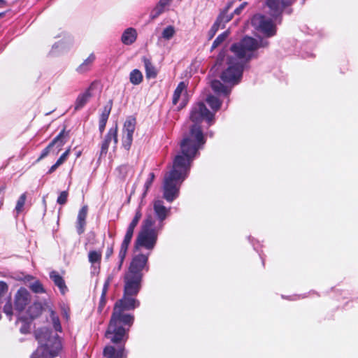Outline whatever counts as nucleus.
Masks as SVG:
<instances>
[{
  "label": "nucleus",
  "mask_w": 358,
  "mask_h": 358,
  "mask_svg": "<svg viewBox=\"0 0 358 358\" xmlns=\"http://www.w3.org/2000/svg\"><path fill=\"white\" fill-rule=\"evenodd\" d=\"M189 118L194 124L180 142V152L174 157L172 169L164 178L163 198L169 203L178 198L180 187L189 176L193 161L206 144V140L200 123L203 120H206L209 126L214 123V114L203 102L193 106Z\"/></svg>",
  "instance_id": "f257e3e1"
},
{
  "label": "nucleus",
  "mask_w": 358,
  "mask_h": 358,
  "mask_svg": "<svg viewBox=\"0 0 358 358\" xmlns=\"http://www.w3.org/2000/svg\"><path fill=\"white\" fill-rule=\"evenodd\" d=\"M268 41L259 38H254L245 36L238 43H234L230 50L234 56L227 58V67L222 71L220 78L226 84L224 85L218 80L210 82L213 91L217 95L229 97L231 89L241 81L244 69L247 63L252 58H257V50L260 48H266Z\"/></svg>",
  "instance_id": "f03ea898"
},
{
  "label": "nucleus",
  "mask_w": 358,
  "mask_h": 358,
  "mask_svg": "<svg viewBox=\"0 0 358 358\" xmlns=\"http://www.w3.org/2000/svg\"><path fill=\"white\" fill-rule=\"evenodd\" d=\"M50 319L55 330L53 332L47 327L38 329L35 331V337L39 346L31 355V358H55L62 350V343L57 332H62V328L58 316L51 310Z\"/></svg>",
  "instance_id": "7ed1b4c3"
},
{
  "label": "nucleus",
  "mask_w": 358,
  "mask_h": 358,
  "mask_svg": "<svg viewBox=\"0 0 358 358\" xmlns=\"http://www.w3.org/2000/svg\"><path fill=\"white\" fill-rule=\"evenodd\" d=\"M126 311L114 307L110 317L108 329L106 332V337L112 343H118L127 341V332L132 326L134 321V316L132 314L125 313Z\"/></svg>",
  "instance_id": "20e7f679"
},
{
  "label": "nucleus",
  "mask_w": 358,
  "mask_h": 358,
  "mask_svg": "<svg viewBox=\"0 0 358 358\" xmlns=\"http://www.w3.org/2000/svg\"><path fill=\"white\" fill-rule=\"evenodd\" d=\"M162 230L155 226V219L151 215H148L142 222L135 241V248H143L152 251L157 244L159 234Z\"/></svg>",
  "instance_id": "39448f33"
},
{
  "label": "nucleus",
  "mask_w": 358,
  "mask_h": 358,
  "mask_svg": "<svg viewBox=\"0 0 358 358\" xmlns=\"http://www.w3.org/2000/svg\"><path fill=\"white\" fill-rule=\"evenodd\" d=\"M142 280V275L127 272L124 278V293L127 295H138L141 288Z\"/></svg>",
  "instance_id": "423d86ee"
},
{
  "label": "nucleus",
  "mask_w": 358,
  "mask_h": 358,
  "mask_svg": "<svg viewBox=\"0 0 358 358\" xmlns=\"http://www.w3.org/2000/svg\"><path fill=\"white\" fill-rule=\"evenodd\" d=\"M252 22L257 29L266 37L273 36L276 33L275 26L272 21L263 15L255 16Z\"/></svg>",
  "instance_id": "0eeeda50"
},
{
  "label": "nucleus",
  "mask_w": 358,
  "mask_h": 358,
  "mask_svg": "<svg viewBox=\"0 0 358 358\" xmlns=\"http://www.w3.org/2000/svg\"><path fill=\"white\" fill-rule=\"evenodd\" d=\"M149 255L150 253H148L146 255L138 254L137 255H135L132 259L127 273L136 275H141L143 277V270L145 269L147 271L149 270V267L147 264Z\"/></svg>",
  "instance_id": "6e6552de"
},
{
  "label": "nucleus",
  "mask_w": 358,
  "mask_h": 358,
  "mask_svg": "<svg viewBox=\"0 0 358 358\" xmlns=\"http://www.w3.org/2000/svg\"><path fill=\"white\" fill-rule=\"evenodd\" d=\"M153 210L156 217L155 226L163 229L164 221L171 214V208L166 207L163 201L158 199L154 201Z\"/></svg>",
  "instance_id": "1a4fd4ad"
},
{
  "label": "nucleus",
  "mask_w": 358,
  "mask_h": 358,
  "mask_svg": "<svg viewBox=\"0 0 358 358\" xmlns=\"http://www.w3.org/2000/svg\"><path fill=\"white\" fill-rule=\"evenodd\" d=\"M136 127V119L129 117L127 119L123 127L122 145L129 150L133 141V134Z\"/></svg>",
  "instance_id": "9d476101"
},
{
  "label": "nucleus",
  "mask_w": 358,
  "mask_h": 358,
  "mask_svg": "<svg viewBox=\"0 0 358 358\" xmlns=\"http://www.w3.org/2000/svg\"><path fill=\"white\" fill-rule=\"evenodd\" d=\"M137 295H127L123 293L122 297L117 300L114 307L124 311L133 310L140 306V301L136 299Z\"/></svg>",
  "instance_id": "9b49d317"
},
{
  "label": "nucleus",
  "mask_w": 358,
  "mask_h": 358,
  "mask_svg": "<svg viewBox=\"0 0 358 358\" xmlns=\"http://www.w3.org/2000/svg\"><path fill=\"white\" fill-rule=\"evenodd\" d=\"M113 142L114 147H116L117 143V127L115 126L111 127L107 134L105 136L104 139L101 145V150L99 154V159L106 156L108 152L109 145Z\"/></svg>",
  "instance_id": "f8f14e48"
},
{
  "label": "nucleus",
  "mask_w": 358,
  "mask_h": 358,
  "mask_svg": "<svg viewBox=\"0 0 358 358\" xmlns=\"http://www.w3.org/2000/svg\"><path fill=\"white\" fill-rule=\"evenodd\" d=\"M266 3L269 8V14L275 19L282 14L285 7L292 4L289 0H266Z\"/></svg>",
  "instance_id": "ddd939ff"
},
{
  "label": "nucleus",
  "mask_w": 358,
  "mask_h": 358,
  "mask_svg": "<svg viewBox=\"0 0 358 358\" xmlns=\"http://www.w3.org/2000/svg\"><path fill=\"white\" fill-rule=\"evenodd\" d=\"M30 301V295L27 289L20 287L15 296V309L22 312Z\"/></svg>",
  "instance_id": "4468645a"
},
{
  "label": "nucleus",
  "mask_w": 358,
  "mask_h": 358,
  "mask_svg": "<svg viewBox=\"0 0 358 358\" xmlns=\"http://www.w3.org/2000/svg\"><path fill=\"white\" fill-rule=\"evenodd\" d=\"M104 358H126L127 353L124 350V346H119L117 349L115 347L108 345L103 350Z\"/></svg>",
  "instance_id": "2eb2a0df"
},
{
  "label": "nucleus",
  "mask_w": 358,
  "mask_h": 358,
  "mask_svg": "<svg viewBox=\"0 0 358 358\" xmlns=\"http://www.w3.org/2000/svg\"><path fill=\"white\" fill-rule=\"evenodd\" d=\"M87 206H83L78 212L76 222V229L78 234H82L85 231L86 225V217L87 215Z\"/></svg>",
  "instance_id": "dca6fc26"
},
{
  "label": "nucleus",
  "mask_w": 358,
  "mask_h": 358,
  "mask_svg": "<svg viewBox=\"0 0 358 358\" xmlns=\"http://www.w3.org/2000/svg\"><path fill=\"white\" fill-rule=\"evenodd\" d=\"M137 38V31L134 28L129 27L126 29L121 36V41L126 45L133 44Z\"/></svg>",
  "instance_id": "f3484780"
},
{
  "label": "nucleus",
  "mask_w": 358,
  "mask_h": 358,
  "mask_svg": "<svg viewBox=\"0 0 358 358\" xmlns=\"http://www.w3.org/2000/svg\"><path fill=\"white\" fill-rule=\"evenodd\" d=\"M92 97L91 88L87 89L83 93L80 94L75 102L74 110H79L83 108Z\"/></svg>",
  "instance_id": "a211bd4d"
},
{
  "label": "nucleus",
  "mask_w": 358,
  "mask_h": 358,
  "mask_svg": "<svg viewBox=\"0 0 358 358\" xmlns=\"http://www.w3.org/2000/svg\"><path fill=\"white\" fill-rule=\"evenodd\" d=\"M172 0H159L158 3L152 10L150 17L154 20L165 12Z\"/></svg>",
  "instance_id": "6ab92c4d"
},
{
  "label": "nucleus",
  "mask_w": 358,
  "mask_h": 358,
  "mask_svg": "<svg viewBox=\"0 0 358 358\" xmlns=\"http://www.w3.org/2000/svg\"><path fill=\"white\" fill-rule=\"evenodd\" d=\"M50 278L54 282L55 285L58 287L60 292L64 294L68 289L63 278L55 271H52L50 273Z\"/></svg>",
  "instance_id": "aec40b11"
},
{
  "label": "nucleus",
  "mask_w": 358,
  "mask_h": 358,
  "mask_svg": "<svg viewBox=\"0 0 358 358\" xmlns=\"http://www.w3.org/2000/svg\"><path fill=\"white\" fill-rule=\"evenodd\" d=\"M96 57L94 54L92 53L89 55V57L84 60V62L76 69V71L79 73H84L88 71L92 64L94 63Z\"/></svg>",
  "instance_id": "412c9836"
},
{
  "label": "nucleus",
  "mask_w": 358,
  "mask_h": 358,
  "mask_svg": "<svg viewBox=\"0 0 358 358\" xmlns=\"http://www.w3.org/2000/svg\"><path fill=\"white\" fill-rule=\"evenodd\" d=\"M143 62L144 63L145 69V76L148 79L155 78H156L157 73L155 67L152 65L151 61L146 58H143Z\"/></svg>",
  "instance_id": "4be33fe9"
},
{
  "label": "nucleus",
  "mask_w": 358,
  "mask_h": 358,
  "mask_svg": "<svg viewBox=\"0 0 358 358\" xmlns=\"http://www.w3.org/2000/svg\"><path fill=\"white\" fill-rule=\"evenodd\" d=\"M64 133L65 131L63 129L50 143L52 148L55 147L57 148L56 153H57L61 150V148L66 143Z\"/></svg>",
  "instance_id": "5701e85b"
},
{
  "label": "nucleus",
  "mask_w": 358,
  "mask_h": 358,
  "mask_svg": "<svg viewBox=\"0 0 358 358\" xmlns=\"http://www.w3.org/2000/svg\"><path fill=\"white\" fill-rule=\"evenodd\" d=\"M206 102L214 112L219 110L222 105L220 100L212 94L207 96Z\"/></svg>",
  "instance_id": "b1692460"
},
{
  "label": "nucleus",
  "mask_w": 358,
  "mask_h": 358,
  "mask_svg": "<svg viewBox=\"0 0 358 358\" xmlns=\"http://www.w3.org/2000/svg\"><path fill=\"white\" fill-rule=\"evenodd\" d=\"M69 48L70 43L64 41H59L52 45L51 52L52 54H57L66 51Z\"/></svg>",
  "instance_id": "393cba45"
},
{
  "label": "nucleus",
  "mask_w": 358,
  "mask_h": 358,
  "mask_svg": "<svg viewBox=\"0 0 358 358\" xmlns=\"http://www.w3.org/2000/svg\"><path fill=\"white\" fill-rule=\"evenodd\" d=\"M187 85L185 82H180L176 88L173 95V104L176 105L179 101V99L182 94V93L185 90Z\"/></svg>",
  "instance_id": "a878e982"
},
{
  "label": "nucleus",
  "mask_w": 358,
  "mask_h": 358,
  "mask_svg": "<svg viewBox=\"0 0 358 358\" xmlns=\"http://www.w3.org/2000/svg\"><path fill=\"white\" fill-rule=\"evenodd\" d=\"M143 76L138 69H134L130 72L129 80L134 85L141 84L143 81Z\"/></svg>",
  "instance_id": "bb28decb"
},
{
  "label": "nucleus",
  "mask_w": 358,
  "mask_h": 358,
  "mask_svg": "<svg viewBox=\"0 0 358 358\" xmlns=\"http://www.w3.org/2000/svg\"><path fill=\"white\" fill-rule=\"evenodd\" d=\"M223 20H224V16H222V15L218 16V17L217 18V20H215V22H214V24H213V26L211 27L210 29L209 30V31L208 33V36L209 40L212 39L215 36V34L220 29Z\"/></svg>",
  "instance_id": "cd10ccee"
},
{
  "label": "nucleus",
  "mask_w": 358,
  "mask_h": 358,
  "mask_svg": "<svg viewBox=\"0 0 358 358\" xmlns=\"http://www.w3.org/2000/svg\"><path fill=\"white\" fill-rule=\"evenodd\" d=\"M27 199V194L23 193L21 194V196L19 197L18 200L17 201V203L15 208V216L17 217L18 215L22 213V211L24 209V206L25 204V201Z\"/></svg>",
  "instance_id": "c85d7f7f"
},
{
  "label": "nucleus",
  "mask_w": 358,
  "mask_h": 358,
  "mask_svg": "<svg viewBox=\"0 0 358 358\" xmlns=\"http://www.w3.org/2000/svg\"><path fill=\"white\" fill-rule=\"evenodd\" d=\"M176 34V29L172 25H169L164 28L162 32V38L166 41H169Z\"/></svg>",
  "instance_id": "c756f323"
},
{
  "label": "nucleus",
  "mask_w": 358,
  "mask_h": 358,
  "mask_svg": "<svg viewBox=\"0 0 358 358\" xmlns=\"http://www.w3.org/2000/svg\"><path fill=\"white\" fill-rule=\"evenodd\" d=\"M229 34V31L228 30L220 34L213 41L211 46V51L217 48L222 43H223L228 37Z\"/></svg>",
  "instance_id": "7c9ffc66"
},
{
  "label": "nucleus",
  "mask_w": 358,
  "mask_h": 358,
  "mask_svg": "<svg viewBox=\"0 0 358 358\" xmlns=\"http://www.w3.org/2000/svg\"><path fill=\"white\" fill-rule=\"evenodd\" d=\"M155 178V173L152 172L150 173L148 178H147V180L145 182V185H144V190L142 194V199L146 196L150 187H151V185L153 182Z\"/></svg>",
  "instance_id": "2f4dec72"
},
{
  "label": "nucleus",
  "mask_w": 358,
  "mask_h": 358,
  "mask_svg": "<svg viewBox=\"0 0 358 358\" xmlns=\"http://www.w3.org/2000/svg\"><path fill=\"white\" fill-rule=\"evenodd\" d=\"M30 289L36 294H41L45 292V289L43 285L38 281L36 280L31 282L29 285Z\"/></svg>",
  "instance_id": "473e14b6"
},
{
  "label": "nucleus",
  "mask_w": 358,
  "mask_h": 358,
  "mask_svg": "<svg viewBox=\"0 0 358 358\" xmlns=\"http://www.w3.org/2000/svg\"><path fill=\"white\" fill-rule=\"evenodd\" d=\"M113 106V101L110 99L103 107L100 118L108 120Z\"/></svg>",
  "instance_id": "72a5a7b5"
},
{
  "label": "nucleus",
  "mask_w": 358,
  "mask_h": 358,
  "mask_svg": "<svg viewBox=\"0 0 358 358\" xmlns=\"http://www.w3.org/2000/svg\"><path fill=\"white\" fill-rule=\"evenodd\" d=\"M90 262L92 264L99 263L101 259V255L100 252L96 251H90L88 255Z\"/></svg>",
  "instance_id": "f704fd0d"
},
{
  "label": "nucleus",
  "mask_w": 358,
  "mask_h": 358,
  "mask_svg": "<svg viewBox=\"0 0 358 358\" xmlns=\"http://www.w3.org/2000/svg\"><path fill=\"white\" fill-rule=\"evenodd\" d=\"M41 309L38 305H32L29 307L28 313L31 319L37 317L41 313Z\"/></svg>",
  "instance_id": "c9c22d12"
},
{
  "label": "nucleus",
  "mask_w": 358,
  "mask_h": 358,
  "mask_svg": "<svg viewBox=\"0 0 358 358\" xmlns=\"http://www.w3.org/2000/svg\"><path fill=\"white\" fill-rule=\"evenodd\" d=\"M134 229L128 227L122 243L129 245L134 235Z\"/></svg>",
  "instance_id": "e433bc0d"
},
{
  "label": "nucleus",
  "mask_w": 358,
  "mask_h": 358,
  "mask_svg": "<svg viewBox=\"0 0 358 358\" xmlns=\"http://www.w3.org/2000/svg\"><path fill=\"white\" fill-rule=\"evenodd\" d=\"M129 245L125 244L124 243H122V244H121V248H120V252H119V259L120 261V264L123 262V261L125 258Z\"/></svg>",
  "instance_id": "4c0bfd02"
},
{
  "label": "nucleus",
  "mask_w": 358,
  "mask_h": 358,
  "mask_svg": "<svg viewBox=\"0 0 358 358\" xmlns=\"http://www.w3.org/2000/svg\"><path fill=\"white\" fill-rule=\"evenodd\" d=\"M3 312L4 313L9 317V320H11V317L13 315V306L10 301H8L3 306Z\"/></svg>",
  "instance_id": "58836bf2"
},
{
  "label": "nucleus",
  "mask_w": 358,
  "mask_h": 358,
  "mask_svg": "<svg viewBox=\"0 0 358 358\" xmlns=\"http://www.w3.org/2000/svg\"><path fill=\"white\" fill-rule=\"evenodd\" d=\"M67 198H68L67 191H63L59 194V195L57 199V203H59L60 205H64L66 203Z\"/></svg>",
  "instance_id": "ea45409f"
},
{
  "label": "nucleus",
  "mask_w": 358,
  "mask_h": 358,
  "mask_svg": "<svg viewBox=\"0 0 358 358\" xmlns=\"http://www.w3.org/2000/svg\"><path fill=\"white\" fill-rule=\"evenodd\" d=\"M111 280H112V277L111 276H108V278L106 280V281H105V282L103 284V289H102V292H101V296H106V293L108 292V287L110 285Z\"/></svg>",
  "instance_id": "a19ab883"
},
{
  "label": "nucleus",
  "mask_w": 358,
  "mask_h": 358,
  "mask_svg": "<svg viewBox=\"0 0 358 358\" xmlns=\"http://www.w3.org/2000/svg\"><path fill=\"white\" fill-rule=\"evenodd\" d=\"M8 289L7 284L3 281H0V299L7 293Z\"/></svg>",
  "instance_id": "79ce46f5"
},
{
  "label": "nucleus",
  "mask_w": 358,
  "mask_h": 358,
  "mask_svg": "<svg viewBox=\"0 0 358 358\" xmlns=\"http://www.w3.org/2000/svg\"><path fill=\"white\" fill-rule=\"evenodd\" d=\"M52 146L51 145V144L50 143L45 149L43 150V151L41 152V156L40 157L38 158V160L39 159H41L44 157H45L46 156H48V155L50 153L51 149H52Z\"/></svg>",
  "instance_id": "37998d69"
},
{
  "label": "nucleus",
  "mask_w": 358,
  "mask_h": 358,
  "mask_svg": "<svg viewBox=\"0 0 358 358\" xmlns=\"http://www.w3.org/2000/svg\"><path fill=\"white\" fill-rule=\"evenodd\" d=\"M70 150L68 149L66 150L61 156L57 160V164H59L60 165L62 164L64 161L66 159L69 154Z\"/></svg>",
  "instance_id": "c03bdc74"
},
{
  "label": "nucleus",
  "mask_w": 358,
  "mask_h": 358,
  "mask_svg": "<svg viewBox=\"0 0 358 358\" xmlns=\"http://www.w3.org/2000/svg\"><path fill=\"white\" fill-rule=\"evenodd\" d=\"M107 120H108L99 118V129L101 134H102L105 129V127H106V125L107 123Z\"/></svg>",
  "instance_id": "a18cd8bd"
},
{
  "label": "nucleus",
  "mask_w": 358,
  "mask_h": 358,
  "mask_svg": "<svg viewBox=\"0 0 358 358\" xmlns=\"http://www.w3.org/2000/svg\"><path fill=\"white\" fill-rule=\"evenodd\" d=\"M106 296H101L100 301H99V307H98V310L99 312L102 311V310L103 309V308H104V306L106 305Z\"/></svg>",
  "instance_id": "49530a36"
},
{
  "label": "nucleus",
  "mask_w": 358,
  "mask_h": 358,
  "mask_svg": "<svg viewBox=\"0 0 358 358\" xmlns=\"http://www.w3.org/2000/svg\"><path fill=\"white\" fill-rule=\"evenodd\" d=\"M61 310L63 317H65L66 320H68L69 317V308L65 306V304H63L61 306Z\"/></svg>",
  "instance_id": "de8ad7c7"
},
{
  "label": "nucleus",
  "mask_w": 358,
  "mask_h": 358,
  "mask_svg": "<svg viewBox=\"0 0 358 358\" xmlns=\"http://www.w3.org/2000/svg\"><path fill=\"white\" fill-rule=\"evenodd\" d=\"M20 330L22 334H27L29 331V324L24 322L23 325L20 327Z\"/></svg>",
  "instance_id": "09e8293b"
},
{
  "label": "nucleus",
  "mask_w": 358,
  "mask_h": 358,
  "mask_svg": "<svg viewBox=\"0 0 358 358\" xmlns=\"http://www.w3.org/2000/svg\"><path fill=\"white\" fill-rule=\"evenodd\" d=\"M247 5V2H243L242 3L238 8H236L235 10H234V14H236V15H239L242 10L244 9V8L245 7V6Z\"/></svg>",
  "instance_id": "8fccbe9b"
},
{
  "label": "nucleus",
  "mask_w": 358,
  "mask_h": 358,
  "mask_svg": "<svg viewBox=\"0 0 358 358\" xmlns=\"http://www.w3.org/2000/svg\"><path fill=\"white\" fill-rule=\"evenodd\" d=\"M113 252V243L108 245L106 251V258H109Z\"/></svg>",
  "instance_id": "3c124183"
},
{
  "label": "nucleus",
  "mask_w": 358,
  "mask_h": 358,
  "mask_svg": "<svg viewBox=\"0 0 358 358\" xmlns=\"http://www.w3.org/2000/svg\"><path fill=\"white\" fill-rule=\"evenodd\" d=\"M220 15L224 16V20H223V21H222V24H221V26L222 27V28H224V24H225V23L228 22L229 21H230V20H231V16H229V15H224V14H221Z\"/></svg>",
  "instance_id": "603ef678"
},
{
  "label": "nucleus",
  "mask_w": 358,
  "mask_h": 358,
  "mask_svg": "<svg viewBox=\"0 0 358 358\" xmlns=\"http://www.w3.org/2000/svg\"><path fill=\"white\" fill-rule=\"evenodd\" d=\"M60 166L59 164H57V162H56V163L55 164H53L50 168V169L48 170V173H53L59 166Z\"/></svg>",
  "instance_id": "864d4df0"
},
{
  "label": "nucleus",
  "mask_w": 358,
  "mask_h": 358,
  "mask_svg": "<svg viewBox=\"0 0 358 358\" xmlns=\"http://www.w3.org/2000/svg\"><path fill=\"white\" fill-rule=\"evenodd\" d=\"M141 216H142V214H141V208L138 207V209L136 211L134 217H136L141 219Z\"/></svg>",
  "instance_id": "5fc2aeb1"
},
{
  "label": "nucleus",
  "mask_w": 358,
  "mask_h": 358,
  "mask_svg": "<svg viewBox=\"0 0 358 358\" xmlns=\"http://www.w3.org/2000/svg\"><path fill=\"white\" fill-rule=\"evenodd\" d=\"M137 224H138V222L132 220L128 227L135 229V227L137 226Z\"/></svg>",
  "instance_id": "6e6d98bb"
},
{
  "label": "nucleus",
  "mask_w": 358,
  "mask_h": 358,
  "mask_svg": "<svg viewBox=\"0 0 358 358\" xmlns=\"http://www.w3.org/2000/svg\"><path fill=\"white\" fill-rule=\"evenodd\" d=\"M119 169H120V171H126V169H127V166L122 165V166H120Z\"/></svg>",
  "instance_id": "4d7b16f0"
},
{
  "label": "nucleus",
  "mask_w": 358,
  "mask_h": 358,
  "mask_svg": "<svg viewBox=\"0 0 358 358\" xmlns=\"http://www.w3.org/2000/svg\"><path fill=\"white\" fill-rule=\"evenodd\" d=\"M186 103L185 102H182L180 106H179V109H181L182 108L185 106Z\"/></svg>",
  "instance_id": "13d9d810"
},
{
  "label": "nucleus",
  "mask_w": 358,
  "mask_h": 358,
  "mask_svg": "<svg viewBox=\"0 0 358 358\" xmlns=\"http://www.w3.org/2000/svg\"><path fill=\"white\" fill-rule=\"evenodd\" d=\"M141 220V219H139V218H138V217H134V218H133V220H134V221L137 222L138 223V222H139V220Z\"/></svg>",
  "instance_id": "bf43d9fd"
},
{
  "label": "nucleus",
  "mask_w": 358,
  "mask_h": 358,
  "mask_svg": "<svg viewBox=\"0 0 358 358\" xmlns=\"http://www.w3.org/2000/svg\"><path fill=\"white\" fill-rule=\"evenodd\" d=\"M0 4L1 5H4L5 4V1L4 0H0Z\"/></svg>",
  "instance_id": "052dcab7"
},
{
  "label": "nucleus",
  "mask_w": 358,
  "mask_h": 358,
  "mask_svg": "<svg viewBox=\"0 0 358 358\" xmlns=\"http://www.w3.org/2000/svg\"><path fill=\"white\" fill-rule=\"evenodd\" d=\"M209 136H210V137H212V136H213V133L212 131H210V132H209Z\"/></svg>",
  "instance_id": "680f3d73"
},
{
  "label": "nucleus",
  "mask_w": 358,
  "mask_h": 358,
  "mask_svg": "<svg viewBox=\"0 0 358 358\" xmlns=\"http://www.w3.org/2000/svg\"><path fill=\"white\" fill-rule=\"evenodd\" d=\"M1 15V14L0 13V16Z\"/></svg>",
  "instance_id": "e2e57ef3"
}]
</instances>
